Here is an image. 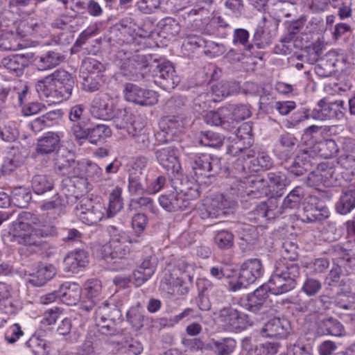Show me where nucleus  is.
Wrapping results in <instances>:
<instances>
[{
  "instance_id": "34",
  "label": "nucleus",
  "mask_w": 355,
  "mask_h": 355,
  "mask_svg": "<svg viewBox=\"0 0 355 355\" xmlns=\"http://www.w3.org/2000/svg\"><path fill=\"white\" fill-rule=\"evenodd\" d=\"M324 47V41L318 39L311 45L306 47L302 53L296 57V59L309 64H315L321 58Z\"/></svg>"
},
{
  "instance_id": "55",
  "label": "nucleus",
  "mask_w": 355,
  "mask_h": 355,
  "mask_svg": "<svg viewBox=\"0 0 355 355\" xmlns=\"http://www.w3.org/2000/svg\"><path fill=\"white\" fill-rule=\"evenodd\" d=\"M266 179L269 188L282 189L289 184L286 176L282 172H270L267 174Z\"/></svg>"
},
{
  "instance_id": "18",
  "label": "nucleus",
  "mask_w": 355,
  "mask_h": 355,
  "mask_svg": "<svg viewBox=\"0 0 355 355\" xmlns=\"http://www.w3.org/2000/svg\"><path fill=\"white\" fill-rule=\"evenodd\" d=\"M39 217L27 211H23L18 215L10 230V234L14 237L18 239L21 237L22 234L31 231L33 227H36L41 223Z\"/></svg>"
},
{
  "instance_id": "22",
  "label": "nucleus",
  "mask_w": 355,
  "mask_h": 355,
  "mask_svg": "<svg viewBox=\"0 0 355 355\" xmlns=\"http://www.w3.org/2000/svg\"><path fill=\"white\" fill-rule=\"evenodd\" d=\"M58 85L49 75L39 80L35 85V89L42 98H50V101L60 102L67 100L64 98V93L58 88Z\"/></svg>"
},
{
  "instance_id": "31",
  "label": "nucleus",
  "mask_w": 355,
  "mask_h": 355,
  "mask_svg": "<svg viewBox=\"0 0 355 355\" xmlns=\"http://www.w3.org/2000/svg\"><path fill=\"white\" fill-rule=\"evenodd\" d=\"M59 300L67 305L76 304L81 295V288L76 283L66 282L58 290Z\"/></svg>"
},
{
  "instance_id": "51",
  "label": "nucleus",
  "mask_w": 355,
  "mask_h": 355,
  "mask_svg": "<svg viewBox=\"0 0 355 355\" xmlns=\"http://www.w3.org/2000/svg\"><path fill=\"white\" fill-rule=\"evenodd\" d=\"M221 214L220 204L217 197L213 199H207L204 203V209L201 210V216L205 218H216Z\"/></svg>"
},
{
  "instance_id": "39",
  "label": "nucleus",
  "mask_w": 355,
  "mask_h": 355,
  "mask_svg": "<svg viewBox=\"0 0 355 355\" xmlns=\"http://www.w3.org/2000/svg\"><path fill=\"white\" fill-rule=\"evenodd\" d=\"M355 207V186H351L345 191L336 204V209L341 214L350 212Z\"/></svg>"
},
{
  "instance_id": "41",
  "label": "nucleus",
  "mask_w": 355,
  "mask_h": 355,
  "mask_svg": "<svg viewBox=\"0 0 355 355\" xmlns=\"http://www.w3.org/2000/svg\"><path fill=\"white\" fill-rule=\"evenodd\" d=\"M337 163L343 170L341 177L346 181H350L355 175V156L352 154L342 155L338 158Z\"/></svg>"
},
{
  "instance_id": "30",
  "label": "nucleus",
  "mask_w": 355,
  "mask_h": 355,
  "mask_svg": "<svg viewBox=\"0 0 355 355\" xmlns=\"http://www.w3.org/2000/svg\"><path fill=\"white\" fill-rule=\"evenodd\" d=\"M317 331L320 335L342 336L345 331L343 325L337 319L329 317L319 320L317 323Z\"/></svg>"
},
{
  "instance_id": "28",
  "label": "nucleus",
  "mask_w": 355,
  "mask_h": 355,
  "mask_svg": "<svg viewBox=\"0 0 355 355\" xmlns=\"http://www.w3.org/2000/svg\"><path fill=\"white\" fill-rule=\"evenodd\" d=\"M230 110L225 106L218 108L216 111H209L204 116L205 121L211 125L222 126L224 129L231 130L232 117Z\"/></svg>"
},
{
  "instance_id": "43",
  "label": "nucleus",
  "mask_w": 355,
  "mask_h": 355,
  "mask_svg": "<svg viewBox=\"0 0 355 355\" xmlns=\"http://www.w3.org/2000/svg\"><path fill=\"white\" fill-rule=\"evenodd\" d=\"M128 209L130 211L142 209L149 211L155 214L157 213V209L154 205L153 199L145 196L131 199L129 202Z\"/></svg>"
},
{
  "instance_id": "40",
  "label": "nucleus",
  "mask_w": 355,
  "mask_h": 355,
  "mask_svg": "<svg viewBox=\"0 0 355 355\" xmlns=\"http://www.w3.org/2000/svg\"><path fill=\"white\" fill-rule=\"evenodd\" d=\"M301 220L305 223L320 222L329 217V211L324 207L318 209L312 206L304 208V211L300 216Z\"/></svg>"
},
{
  "instance_id": "32",
  "label": "nucleus",
  "mask_w": 355,
  "mask_h": 355,
  "mask_svg": "<svg viewBox=\"0 0 355 355\" xmlns=\"http://www.w3.org/2000/svg\"><path fill=\"white\" fill-rule=\"evenodd\" d=\"M58 88L64 93V98H69L73 87V80L71 75L63 69H58L49 75Z\"/></svg>"
},
{
  "instance_id": "11",
  "label": "nucleus",
  "mask_w": 355,
  "mask_h": 355,
  "mask_svg": "<svg viewBox=\"0 0 355 355\" xmlns=\"http://www.w3.org/2000/svg\"><path fill=\"white\" fill-rule=\"evenodd\" d=\"M123 92L126 101L141 106H151L158 101L157 92L142 89L132 83H126Z\"/></svg>"
},
{
  "instance_id": "49",
  "label": "nucleus",
  "mask_w": 355,
  "mask_h": 355,
  "mask_svg": "<svg viewBox=\"0 0 355 355\" xmlns=\"http://www.w3.org/2000/svg\"><path fill=\"white\" fill-rule=\"evenodd\" d=\"M13 204L20 208L26 207L31 200V194L26 188H15L10 198Z\"/></svg>"
},
{
  "instance_id": "44",
  "label": "nucleus",
  "mask_w": 355,
  "mask_h": 355,
  "mask_svg": "<svg viewBox=\"0 0 355 355\" xmlns=\"http://www.w3.org/2000/svg\"><path fill=\"white\" fill-rule=\"evenodd\" d=\"M53 185V180L46 175H36L32 179V188L37 194L51 190Z\"/></svg>"
},
{
  "instance_id": "20",
  "label": "nucleus",
  "mask_w": 355,
  "mask_h": 355,
  "mask_svg": "<svg viewBox=\"0 0 355 355\" xmlns=\"http://www.w3.org/2000/svg\"><path fill=\"white\" fill-rule=\"evenodd\" d=\"M85 299L80 304V309L89 311L103 299L101 282L98 279H90L85 282Z\"/></svg>"
},
{
  "instance_id": "8",
  "label": "nucleus",
  "mask_w": 355,
  "mask_h": 355,
  "mask_svg": "<svg viewBox=\"0 0 355 355\" xmlns=\"http://www.w3.org/2000/svg\"><path fill=\"white\" fill-rule=\"evenodd\" d=\"M121 317V311L116 305L103 302L96 310L94 320L101 334L114 335L117 331L115 322Z\"/></svg>"
},
{
  "instance_id": "3",
  "label": "nucleus",
  "mask_w": 355,
  "mask_h": 355,
  "mask_svg": "<svg viewBox=\"0 0 355 355\" xmlns=\"http://www.w3.org/2000/svg\"><path fill=\"white\" fill-rule=\"evenodd\" d=\"M175 191L162 195L159 198V205L168 211L183 210L190 206L191 201L200 196L198 185L189 181L184 183L172 181Z\"/></svg>"
},
{
  "instance_id": "21",
  "label": "nucleus",
  "mask_w": 355,
  "mask_h": 355,
  "mask_svg": "<svg viewBox=\"0 0 355 355\" xmlns=\"http://www.w3.org/2000/svg\"><path fill=\"white\" fill-rule=\"evenodd\" d=\"M77 163L73 155L67 150L57 152L53 159V168L57 174L70 175L76 173Z\"/></svg>"
},
{
  "instance_id": "63",
  "label": "nucleus",
  "mask_w": 355,
  "mask_h": 355,
  "mask_svg": "<svg viewBox=\"0 0 355 355\" xmlns=\"http://www.w3.org/2000/svg\"><path fill=\"white\" fill-rule=\"evenodd\" d=\"M101 87V77L100 75H88L84 78L83 89L89 92H94Z\"/></svg>"
},
{
  "instance_id": "7",
  "label": "nucleus",
  "mask_w": 355,
  "mask_h": 355,
  "mask_svg": "<svg viewBox=\"0 0 355 355\" xmlns=\"http://www.w3.org/2000/svg\"><path fill=\"white\" fill-rule=\"evenodd\" d=\"M191 165L197 181L202 182L204 178L214 177L221 170L220 159L207 153L193 156L191 158Z\"/></svg>"
},
{
  "instance_id": "60",
  "label": "nucleus",
  "mask_w": 355,
  "mask_h": 355,
  "mask_svg": "<svg viewBox=\"0 0 355 355\" xmlns=\"http://www.w3.org/2000/svg\"><path fill=\"white\" fill-rule=\"evenodd\" d=\"M300 30L296 28H294V25L292 24L289 28L288 33L281 40L284 53H287V52L291 51L292 44L295 46L294 42L298 37L297 33Z\"/></svg>"
},
{
  "instance_id": "9",
  "label": "nucleus",
  "mask_w": 355,
  "mask_h": 355,
  "mask_svg": "<svg viewBox=\"0 0 355 355\" xmlns=\"http://www.w3.org/2000/svg\"><path fill=\"white\" fill-rule=\"evenodd\" d=\"M218 321L225 329L230 331H242L253 323L248 315L232 306H225L218 311Z\"/></svg>"
},
{
  "instance_id": "57",
  "label": "nucleus",
  "mask_w": 355,
  "mask_h": 355,
  "mask_svg": "<svg viewBox=\"0 0 355 355\" xmlns=\"http://www.w3.org/2000/svg\"><path fill=\"white\" fill-rule=\"evenodd\" d=\"M253 42L258 49H263L270 44L271 36L263 27L259 26L255 30Z\"/></svg>"
},
{
  "instance_id": "6",
  "label": "nucleus",
  "mask_w": 355,
  "mask_h": 355,
  "mask_svg": "<svg viewBox=\"0 0 355 355\" xmlns=\"http://www.w3.org/2000/svg\"><path fill=\"white\" fill-rule=\"evenodd\" d=\"M56 234V228L51 225L41 223L36 227H33L32 230L28 233L22 234L21 237L17 239L19 244L24 245L21 251L28 250L29 252L35 253L40 251L42 245L45 243L44 238L53 236Z\"/></svg>"
},
{
  "instance_id": "37",
  "label": "nucleus",
  "mask_w": 355,
  "mask_h": 355,
  "mask_svg": "<svg viewBox=\"0 0 355 355\" xmlns=\"http://www.w3.org/2000/svg\"><path fill=\"white\" fill-rule=\"evenodd\" d=\"M236 343L231 338H224L219 340H213L207 345L206 349L212 351L215 355H231L236 348Z\"/></svg>"
},
{
  "instance_id": "14",
  "label": "nucleus",
  "mask_w": 355,
  "mask_h": 355,
  "mask_svg": "<svg viewBox=\"0 0 355 355\" xmlns=\"http://www.w3.org/2000/svg\"><path fill=\"white\" fill-rule=\"evenodd\" d=\"M155 82L165 90L175 88L180 82L173 65L170 62L159 63L153 70Z\"/></svg>"
},
{
  "instance_id": "16",
  "label": "nucleus",
  "mask_w": 355,
  "mask_h": 355,
  "mask_svg": "<svg viewBox=\"0 0 355 355\" xmlns=\"http://www.w3.org/2000/svg\"><path fill=\"white\" fill-rule=\"evenodd\" d=\"M87 180L83 178L73 176L64 178L60 183V192L73 202L83 193L87 191Z\"/></svg>"
},
{
  "instance_id": "1",
  "label": "nucleus",
  "mask_w": 355,
  "mask_h": 355,
  "mask_svg": "<svg viewBox=\"0 0 355 355\" xmlns=\"http://www.w3.org/2000/svg\"><path fill=\"white\" fill-rule=\"evenodd\" d=\"M195 265L179 259L168 265L162 280L163 288L172 295H185L193 281Z\"/></svg>"
},
{
  "instance_id": "58",
  "label": "nucleus",
  "mask_w": 355,
  "mask_h": 355,
  "mask_svg": "<svg viewBox=\"0 0 355 355\" xmlns=\"http://www.w3.org/2000/svg\"><path fill=\"white\" fill-rule=\"evenodd\" d=\"M233 43L234 44H241L245 49L251 51L254 44L249 43V33L248 31L243 28H237L234 30L233 35Z\"/></svg>"
},
{
  "instance_id": "27",
  "label": "nucleus",
  "mask_w": 355,
  "mask_h": 355,
  "mask_svg": "<svg viewBox=\"0 0 355 355\" xmlns=\"http://www.w3.org/2000/svg\"><path fill=\"white\" fill-rule=\"evenodd\" d=\"M268 289L265 286H260L247 297V302L244 304L245 308L250 312L261 315L264 308L267 298Z\"/></svg>"
},
{
  "instance_id": "19",
  "label": "nucleus",
  "mask_w": 355,
  "mask_h": 355,
  "mask_svg": "<svg viewBox=\"0 0 355 355\" xmlns=\"http://www.w3.org/2000/svg\"><path fill=\"white\" fill-rule=\"evenodd\" d=\"M158 163L166 170L178 173L180 164L178 159L179 152L174 146H166L155 152Z\"/></svg>"
},
{
  "instance_id": "5",
  "label": "nucleus",
  "mask_w": 355,
  "mask_h": 355,
  "mask_svg": "<svg viewBox=\"0 0 355 355\" xmlns=\"http://www.w3.org/2000/svg\"><path fill=\"white\" fill-rule=\"evenodd\" d=\"M227 153L239 156L236 162L237 169L240 171L245 172L246 166L249 171L257 172L261 168L269 169L272 166V159L266 152L259 153L256 159L248 162L245 161V157L248 159L252 158L254 155V152L248 148H242L239 142H236L228 148Z\"/></svg>"
},
{
  "instance_id": "47",
  "label": "nucleus",
  "mask_w": 355,
  "mask_h": 355,
  "mask_svg": "<svg viewBox=\"0 0 355 355\" xmlns=\"http://www.w3.org/2000/svg\"><path fill=\"white\" fill-rule=\"evenodd\" d=\"M110 128L105 125L98 124L92 128H89L88 140L92 144H96L103 141L111 135Z\"/></svg>"
},
{
  "instance_id": "45",
  "label": "nucleus",
  "mask_w": 355,
  "mask_h": 355,
  "mask_svg": "<svg viewBox=\"0 0 355 355\" xmlns=\"http://www.w3.org/2000/svg\"><path fill=\"white\" fill-rule=\"evenodd\" d=\"M304 196L303 189L300 187H296L286 196L282 202L283 208H284L285 211L297 208Z\"/></svg>"
},
{
  "instance_id": "23",
  "label": "nucleus",
  "mask_w": 355,
  "mask_h": 355,
  "mask_svg": "<svg viewBox=\"0 0 355 355\" xmlns=\"http://www.w3.org/2000/svg\"><path fill=\"white\" fill-rule=\"evenodd\" d=\"M90 112L97 118L107 120L113 116V102L107 94L96 96L92 101Z\"/></svg>"
},
{
  "instance_id": "13",
  "label": "nucleus",
  "mask_w": 355,
  "mask_h": 355,
  "mask_svg": "<svg viewBox=\"0 0 355 355\" xmlns=\"http://www.w3.org/2000/svg\"><path fill=\"white\" fill-rule=\"evenodd\" d=\"M343 104L344 102L340 100L329 102L325 98L322 99L313 109L311 116L318 120L340 119L343 116Z\"/></svg>"
},
{
  "instance_id": "59",
  "label": "nucleus",
  "mask_w": 355,
  "mask_h": 355,
  "mask_svg": "<svg viewBox=\"0 0 355 355\" xmlns=\"http://www.w3.org/2000/svg\"><path fill=\"white\" fill-rule=\"evenodd\" d=\"M208 94H201L194 98L192 107L196 114H202L209 109V103L211 99H208Z\"/></svg>"
},
{
  "instance_id": "50",
  "label": "nucleus",
  "mask_w": 355,
  "mask_h": 355,
  "mask_svg": "<svg viewBox=\"0 0 355 355\" xmlns=\"http://www.w3.org/2000/svg\"><path fill=\"white\" fill-rule=\"evenodd\" d=\"M225 107L230 110V116L232 117V119H230L231 123L234 121H239L245 120L251 115L250 107L247 105H228Z\"/></svg>"
},
{
  "instance_id": "62",
  "label": "nucleus",
  "mask_w": 355,
  "mask_h": 355,
  "mask_svg": "<svg viewBox=\"0 0 355 355\" xmlns=\"http://www.w3.org/2000/svg\"><path fill=\"white\" fill-rule=\"evenodd\" d=\"M282 254L283 258L280 260L293 262L292 261L297 257V245L291 241L284 242L282 248Z\"/></svg>"
},
{
  "instance_id": "35",
  "label": "nucleus",
  "mask_w": 355,
  "mask_h": 355,
  "mask_svg": "<svg viewBox=\"0 0 355 355\" xmlns=\"http://www.w3.org/2000/svg\"><path fill=\"white\" fill-rule=\"evenodd\" d=\"M240 89L239 83L236 81L220 82L211 87L214 101H220L223 98L238 93Z\"/></svg>"
},
{
  "instance_id": "36",
  "label": "nucleus",
  "mask_w": 355,
  "mask_h": 355,
  "mask_svg": "<svg viewBox=\"0 0 355 355\" xmlns=\"http://www.w3.org/2000/svg\"><path fill=\"white\" fill-rule=\"evenodd\" d=\"M87 263V254L81 250L69 252L64 259L66 270L72 272H76L79 268L85 267Z\"/></svg>"
},
{
  "instance_id": "64",
  "label": "nucleus",
  "mask_w": 355,
  "mask_h": 355,
  "mask_svg": "<svg viewBox=\"0 0 355 355\" xmlns=\"http://www.w3.org/2000/svg\"><path fill=\"white\" fill-rule=\"evenodd\" d=\"M321 282L313 278H306L302 286V291L309 296L316 295L321 289Z\"/></svg>"
},
{
  "instance_id": "12",
  "label": "nucleus",
  "mask_w": 355,
  "mask_h": 355,
  "mask_svg": "<svg viewBox=\"0 0 355 355\" xmlns=\"http://www.w3.org/2000/svg\"><path fill=\"white\" fill-rule=\"evenodd\" d=\"M340 178L341 175L332 164L324 162L318 164L316 170L309 175L308 180L313 183L320 182L326 187H334L341 183Z\"/></svg>"
},
{
  "instance_id": "61",
  "label": "nucleus",
  "mask_w": 355,
  "mask_h": 355,
  "mask_svg": "<svg viewBox=\"0 0 355 355\" xmlns=\"http://www.w3.org/2000/svg\"><path fill=\"white\" fill-rule=\"evenodd\" d=\"M297 139L288 132L282 134L278 140V147L282 148L284 151H291L297 144Z\"/></svg>"
},
{
  "instance_id": "2",
  "label": "nucleus",
  "mask_w": 355,
  "mask_h": 355,
  "mask_svg": "<svg viewBox=\"0 0 355 355\" xmlns=\"http://www.w3.org/2000/svg\"><path fill=\"white\" fill-rule=\"evenodd\" d=\"M300 275V268L298 264L278 260L275 263L273 272L266 286L273 295L286 293L295 287Z\"/></svg>"
},
{
  "instance_id": "38",
  "label": "nucleus",
  "mask_w": 355,
  "mask_h": 355,
  "mask_svg": "<svg viewBox=\"0 0 355 355\" xmlns=\"http://www.w3.org/2000/svg\"><path fill=\"white\" fill-rule=\"evenodd\" d=\"M29 58L26 54H15L4 58L1 60L2 66L10 71L21 72L28 64Z\"/></svg>"
},
{
  "instance_id": "56",
  "label": "nucleus",
  "mask_w": 355,
  "mask_h": 355,
  "mask_svg": "<svg viewBox=\"0 0 355 355\" xmlns=\"http://www.w3.org/2000/svg\"><path fill=\"white\" fill-rule=\"evenodd\" d=\"M82 69L87 71L89 75H99L101 72L104 71L105 67L98 60L93 58H86L82 62Z\"/></svg>"
},
{
  "instance_id": "53",
  "label": "nucleus",
  "mask_w": 355,
  "mask_h": 355,
  "mask_svg": "<svg viewBox=\"0 0 355 355\" xmlns=\"http://www.w3.org/2000/svg\"><path fill=\"white\" fill-rule=\"evenodd\" d=\"M199 142L205 146L219 148L223 144V138L217 133L207 131L201 133Z\"/></svg>"
},
{
  "instance_id": "33",
  "label": "nucleus",
  "mask_w": 355,
  "mask_h": 355,
  "mask_svg": "<svg viewBox=\"0 0 355 355\" xmlns=\"http://www.w3.org/2000/svg\"><path fill=\"white\" fill-rule=\"evenodd\" d=\"M56 273L57 270L53 265H42L35 273L30 275L28 282L34 286H42L51 279Z\"/></svg>"
},
{
  "instance_id": "24",
  "label": "nucleus",
  "mask_w": 355,
  "mask_h": 355,
  "mask_svg": "<svg viewBox=\"0 0 355 355\" xmlns=\"http://www.w3.org/2000/svg\"><path fill=\"white\" fill-rule=\"evenodd\" d=\"M290 323L285 318H274L268 321L262 329L263 336L285 338L289 334Z\"/></svg>"
},
{
  "instance_id": "46",
  "label": "nucleus",
  "mask_w": 355,
  "mask_h": 355,
  "mask_svg": "<svg viewBox=\"0 0 355 355\" xmlns=\"http://www.w3.org/2000/svg\"><path fill=\"white\" fill-rule=\"evenodd\" d=\"M122 189L116 187L112 190L109 197V205L107 210V217H113L123 207L121 198Z\"/></svg>"
},
{
  "instance_id": "29",
  "label": "nucleus",
  "mask_w": 355,
  "mask_h": 355,
  "mask_svg": "<svg viewBox=\"0 0 355 355\" xmlns=\"http://www.w3.org/2000/svg\"><path fill=\"white\" fill-rule=\"evenodd\" d=\"M311 165L310 152L302 150L297 153L291 164L286 168L290 173L295 176H300L309 171Z\"/></svg>"
},
{
  "instance_id": "48",
  "label": "nucleus",
  "mask_w": 355,
  "mask_h": 355,
  "mask_svg": "<svg viewBox=\"0 0 355 355\" xmlns=\"http://www.w3.org/2000/svg\"><path fill=\"white\" fill-rule=\"evenodd\" d=\"M250 183L254 190H250L248 195L252 198L267 196L268 192L270 191L267 179L261 177H255L250 181Z\"/></svg>"
},
{
  "instance_id": "10",
  "label": "nucleus",
  "mask_w": 355,
  "mask_h": 355,
  "mask_svg": "<svg viewBox=\"0 0 355 355\" xmlns=\"http://www.w3.org/2000/svg\"><path fill=\"white\" fill-rule=\"evenodd\" d=\"M148 164L147 158L139 157L128 169V191L131 195L146 193V175L144 171Z\"/></svg>"
},
{
  "instance_id": "26",
  "label": "nucleus",
  "mask_w": 355,
  "mask_h": 355,
  "mask_svg": "<svg viewBox=\"0 0 355 355\" xmlns=\"http://www.w3.org/2000/svg\"><path fill=\"white\" fill-rule=\"evenodd\" d=\"M263 272L261 261L259 259H250L245 261L240 268V278L250 284L261 277Z\"/></svg>"
},
{
  "instance_id": "42",
  "label": "nucleus",
  "mask_w": 355,
  "mask_h": 355,
  "mask_svg": "<svg viewBox=\"0 0 355 355\" xmlns=\"http://www.w3.org/2000/svg\"><path fill=\"white\" fill-rule=\"evenodd\" d=\"M313 150L320 157L328 159L336 154L338 148L334 140L326 139L315 144L313 146Z\"/></svg>"
},
{
  "instance_id": "52",
  "label": "nucleus",
  "mask_w": 355,
  "mask_h": 355,
  "mask_svg": "<svg viewBox=\"0 0 355 355\" xmlns=\"http://www.w3.org/2000/svg\"><path fill=\"white\" fill-rule=\"evenodd\" d=\"M214 243L220 249H230L234 245V235L227 230L218 231L215 234Z\"/></svg>"
},
{
  "instance_id": "25",
  "label": "nucleus",
  "mask_w": 355,
  "mask_h": 355,
  "mask_svg": "<svg viewBox=\"0 0 355 355\" xmlns=\"http://www.w3.org/2000/svg\"><path fill=\"white\" fill-rule=\"evenodd\" d=\"M60 146V136L58 132H48L37 140L33 157L39 155L51 154L56 151Z\"/></svg>"
},
{
  "instance_id": "4",
  "label": "nucleus",
  "mask_w": 355,
  "mask_h": 355,
  "mask_svg": "<svg viewBox=\"0 0 355 355\" xmlns=\"http://www.w3.org/2000/svg\"><path fill=\"white\" fill-rule=\"evenodd\" d=\"M110 228L116 233L112 235L107 243L98 246L96 255L109 264H115L129 254V244L137 241H133L126 232L117 231L113 226Z\"/></svg>"
},
{
  "instance_id": "15",
  "label": "nucleus",
  "mask_w": 355,
  "mask_h": 355,
  "mask_svg": "<svg viewBox=\"0 0 355 355\" xmlns=\"http://www.w3.org/2000/svg\"><path fill=\"white\" fill-rule=\"evenodd\" d=\"M75 214L83 223L88 225L97 224L103 217L101 206L92 205L87 198L81 200L80 205L76 207Z\"/></svg>"
},
{
  "instance_id": "54",
  "label": "nucleus",
  "mask_w": 355,
  "mask_h": 355,
  "mask_svg": "<svg viewBox=\"0 0 355 355\" xmlns=\"http://www.w3.org/2000/svg\"><path fill=\"white\" fill-rule=\"evenodd\" d=\"M267 211L268 219H273L285 211L280 200L277 198H271L267 202H263Z\"/></svg>"
},
{
  "instance_id": "17",
  "label": "nucleus",
  "mask_w": 355,
  "mask_h": 355,
  "mask_svg": "<svg viewBox=\"0 0 355 355\" xmlns=\"http://www.w3.org/2000/svg\"><path fill=\"white\" fill-rule=\"evenodd\" d=\"M29 62H31L39 71H46L51 69L64 60V56L60 53L55 51H49L41 55L35 53H27Z\"/></svg>"
}]
</instances>
